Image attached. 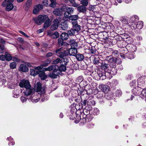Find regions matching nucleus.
Here are the masks:
<instances>
[{
  "mask_svg": "<svg viewBox=\"0 0 146 146\" xmlns=\"http://www.w3.org/2000/svg\"><path fill=\"white\" fill-rule=\"evenodd\" d=\"M66 65L60 62L59 66L58 65L50 66L48 68H45V70L50 71L52 70V72L50 73L48 75V76L52 78L55 79L59 75H61L62 72L66 71Z\"/></svg>",
  "mask_w": 146,
  "mask_h": 146,
  "instance_id": "nucleus-1",
  "label": "nucleus"
},
{
  "mask_svg": "<svg viewBox=\"0 0 146 146\" xmlns=\"http://www.w3.org/2000/svg\"><path fill=\"white\" fill-rule=\"evenodd\" d=\"M72 27L71 29L68 31V33L69 35L71 36L74 35L76 32L78 33L81 30V27L78 24L77 21H72Z\"/></svg>",
  "mask_w": 146,
  "mask_h": 146,
  "instance_id": "nucleus-2",
  "label": "nucleus"
},
{
  "mask_svg": "<svg viewBox=\"0 0 146 146\" xmlns=\"http://www.w3.org/2000/svg\"><path fill=\"white\" fill-rule=\"evenodd\" d=\"M42 84L40 82H38L36 83V92H41L42 93L40 95V98L41 99V101L43 102L44 101L46 98V95L44 94L45 93V89L44 87H42Z\"/></svg>",
  "mask_w": 146,
  "mask_h": 146,
  "instance_id": "nucleus-3",
  "label": "nucleus"
},
{
  "mask_svg": "<svg viewBox=\"0 0 146 146\" xmlns=\"http://www.w3.org/2000/svg\"><path fill=\"white\" fill-rule=\"evenodd\" d=\"M47 19H49V18L47 15H39L37 18H33V21L36 24L40 25L44 22Z\"/></svg>",
  "mask_w": 146,
  "mask_h": 146,
  "instance_id": "nucleus-4",
  "label": "nucleus"
},
{
  "mask_svg": "<svg viewBox=\"0 0 146 146\" xmlns=\"http://www.w3.org/2000/svg\"><path fill=\"white\" fill-rule=\"evenodd\" d=\"M79 117H80V118L79 119L78 118V120L75 121L76 123H78L80 121L81 122H82L84 124L87 122L90 121L93 118V115L92 114H90L87 116L83 115L82 119H81V116H79Z\"/></svg>",
  "mask_w": 146,
  "mask_h": 146,
  "instance_id": "nucleus-5",
  "label": "nucleus"
},
{
  "mask_svg": "<svg viewBox=\"0 0 146 146\" xmlns=\"http://www.w3.org/2000/svg\"><path fill=\"white\" fill-rule=\"evenodd\" d=\"M14 0H5L2 3L3 7H6L5 10L6 11H10L13 9L14 5L12 4Z\"/></svg>",
  "mask_w": 146,
  "mask_h": 146,
  "instance_id": "nucleus-6",
  "label": "nucleus"
},
{
  "mask_svg": "<svg viewBox=\"0 0 146 146\" xmlns=\"http://www.w3.org/2000/svg\"><path fill=\"white\" fill-rule=\"evenodd\" d=\"M60 9L62 11L65 12L64 15L66 17H67V16H68L66 14V13L69 15L73 13L74 10L73 8L69 7L66 5H62L60 8Z\"/></svg>",
  "mask_w": 146,
  "mask_h": 146,
  "instance_id": "nucleus-7",
  "label": "nucleus"
},
{
  "mask_svg": "<svg viewBox=\"0 0 146 146\" xmlns=\"http://www.w3.org/2000/svg\"><path fill=\"white\" fill-rule=\"evenodd\" d=\"M19 85L21 88H24L26 90L30 88L31 87L29 81L25 79H23L20 81Z\"/></svg>",
  "mask_w": 146,
  "mask_h": 146,
  "instance_id": "nucleus-8",
  "label": "nucleus"
},
{
  "mask_svg": "<svg viewBox=\"0 0 146 146\" xmlns=\"http://www.w3.org/2000/svg\"><path fill=\"white\" fill-rule=\"evenodd\" d=\"M119 47L120 48L119 50L120 51L119 54L120 56L122 58L125 59V55H126V54L129 52L127 47L126 46H125V45L124 46H122L120 45Z\"/></svg>",
  "mask_w": 146,
  "mask_h": 146,
  "instance_id": "nucleus-9",
  "label": "nucleus"
},
{
  "mask_svg": "<svg viewBox=\"0 0 146 146\" xmlns=\"http://www.w3.org/2000/svg\"><path fill=\"white\" fill-rule=\"evenodd\" d=\"M107 61L109 63L110 66H115L117 60V58L111 56H107L106 57Z\"/></svg>",
  "mask_w": 146,
  "mask_h": 146,
  "instance_id": "nucleus-10",
  "label": "nucleus"
},
{
  "mask_svg": "<svg viewBox=\"0 0 146 146\" xmlns=\"http://www.w3.org/2000/svg\"><path fill=\"white\" fill-rule=\"evenodd\" d=\"M108 63V61L107 60H103L100 64V66L98 67L99 69H100L102 70L108 71L110 66Z\"/></svg>",
  "mask_w": 146,
  "mask_h": 146,
  "instance_id": "nucleus-11",
  "label": "nucleus"
},
{
  "mask_svg": "<svg viewBox=\"0 0 146 146\" xmlns=\"http://www.w3.org/2000/svg\"><path fill=\"white\" fill-rule=\"evenodd\" d=\"M59 25V22L57 19H55L53 21V24L50 26V29L49 31H54L56 30Z\"/></svg>",
  "mask_w": 146,
  "mask_h": 146,
  "instance_id": "nucleus-12",
  "label": "nucleus"
},
{
  "mask_svg": "<svg viewBox=\"0 0 146 146\" xmlns=\"http://www.w3.org/2000/svg\"><path fill=\"white\" fill-rule=\"evenodd\" d=\"M121 35L117 34V35L113 38L117 40V42L124 40L125 38H128V35H126V34H122Z\"/></svg>",
  "mask_w": 146,
  "mask_h": 146,
  "instance_id": "nucleus-13",
  "label": "nucleus"
},
{
  "mask_svg": "<svg viewBox=\"0 0 146 146\" xmlns=\"http://www.w3.org/2000/svg\"><path fill=\"white\" fill-rule=\"evenodd\" d=\"M88 100L87 99H82L79 104L76 105V107H78V110L84 108L88 104Z\"/></svg>",
  "mask_w": 146,
  "mask_h": 146,
  "instance_id": "nucleus-14",
  "label": "nucleus"
},
{
  "mask_svg": "<svg viewBox=\"0 0 146 146\" xmlns=\"http://www.w3.org/2000/svg\"><path fill=\"white\" fill-rule=\"evenodd\" d=\"M106 38H103L104 40V42H107L110 46H112L116 44L117 42V40H116L113 38H107L106 37Z\"/></svg>",
  "mask_w": 146,
  "mask_h": 146,
  "instance_id": "nucleus-15",
  "label": "nucleus"
},
{
  "mask_svg": "<svg viewBox=\"0 0 146 146\" xmlns=\"http://www.w3.org/2000/svg\"><path fill=\"white\" fill-rule=\"evenodd\" d=\"M109 70L108 71V73L110 74L111 76L112 75H115L117 73V69L116 68V66H110Z\"/></svg>",
  "mask_w": 146,
  "mask_h": 146,
  "instance_id": "nucleus-16",
  "label": "nucleus"
},
{
  "mask_svg": "<svg viewBox=\"0 0 146 146\" xmlns=\"http://www.w3.org/2000/svg\"><path fill=\"white\" fill-rule=\"evenodd\" d=\"M94 59L92 62L94 65H97L96 66L99 67L103 60H101L100 58L97 56H94Z\"/></svg>",
  "mask_w": 146,
  "mask_h": 146,
  "instance_id": "nucleus-17",
  "label": "nucleus"
},
{
  "mask_svg": "<svg viewBox=\"0 0 146 146\" xmlns=\"http://www.w3.org/2000/svg\"><path fill=\"white\" fill-rule=\"evenodd\" d=\"M108 71L102 70L101 72L98 73L100 79L102 80H104L106 78V75L108 76Z\"/></svg>",
  "mask_w": 146,
  "mask_h": 146,
  "instance_id": "nucleus-18",
  "label": "nucleus"
},
{
  "mask_svg": "<svg viewBox=\"0 0 146 146\" xmlns=\"http://www.w3.org/2000/svg\"><path fill=\"white\" fill-rule=\"evenodd\" d=\"M145 91H142L141 93V91L138 90L137 89L135 88H133L132 90L133 94L134 95H135L137 96H139L141 93V94L144 96L146 97V95H144L143 94V93L145 94Z\"/></svg>",
  "mask_w": 146,
  "mask_h": 146,
  "instance_id": "nucleus-19",
  "label": "nucleus"
},
{
  "mask_svg": "<svg viewBox=\"0 0 146 146\" xmlns=\"http://www.w3.org/2000/svg\"><path fill=\"white\" fill-rule=\"evenodd\" d=\"M19 71L20 72H26L29 70V68L26 65L21 64L19 68Z\"/></svg>",
  "mask_w": 146,
  "mask_h": 146,
  "instance_id": "nucleus-20",
  "label": "nucleus"
},
{
  "mask_svg": "<svg viewBox=\"0 0 146 146\" xmlns=\"http://www.w3.org/2000/svg\"><path fill=\"white\" fill-rule=\"evenodd\" d=\"M43 9V6L40 4H39L36 5L34 8L33 10V13L36 14H37L40 10H41Z\"/></svg>",
  "mask_w": 146,
  "mask_h": 146,
  "instance_id": "nucleus-21",
  "label": "nucleus"
},
{
  "mask_svg": "<svg viewBox=\"0 0 146 146\" xmlns=\"http://www.w3.org/2000/svg\"><path fill=\"white\" fill-rule=\"evenodd\" d=\"M47 35L50 36H52L53 39H56L59 37L60 35L56 31L53 33L51 31H48L47 32Z\"/></svg>",
  "mask_w": 146,
  "mask_h": 146,
  "instance_id": "nucleus-22",
  "label": "nucleus"
},
{
  "mask_svg": "<svg viewBox=\"0 0 146 146\" xmlns=\"http://www.w3.org/2000/svg\"><path fill=\"white\" fill-rule=\"evenodd\" d=\"M128 51L130 52H134L136 51L137 49L136 46L133 44H129L126 46Z\"/></svg>",
  "mask_w": 146,
  "mask_h": 146,
  "instance_id": "nucleus-23",
  "label": "nucleus"
},
{
  "mask_svg": "<svg viewBox=\"0 0 146 146\" xmlns=\"http://www.w3.org/2000/svg\"><path fill=\"white\" fill-rule=\"evenodd\" d=\"M83 87H85L84 89L86 91V94L88 95H90L92 92V90L90 85V84H86Z\"/></svg>",
  "mask_w": 146,
  "mask_h": 146,
  "instance_id": "nucleus-24",
  "label": "nucleus"
},
{
  "mask_svg": "<svg viewBox=\"0 0 146 146\" xmlns=\"http://www.w3.org/2000/svg\"><path fill=\"white\" fill-rule=\"evenodd\" d=\"M67 50L68 51L69 56H75L77 54L78 51L76 48H71L69 50L67 49Z\"/></svg>",
  "mask_w": 146,
  "mask_h": 146,
  "instance_id": "nucleus-25",
  "label": "nucleus"
},
{
  "mask_svg": "<svg viewBox=\"0 0 146 146\" xmlns=\"http://www.w3.org/2000/svg\"><path fill=\"white\" fill-rule=\"evenodd\" d=\"M38 74L42 80H44L47 78V76L46 75L45 72L42 71H38Z\"/></svg>",
  "mask_w": 146,
  "mask_h": 146,
  "instance_id": "nucleus-26",
  "label": "nucleus"
},
{
  "mask_svg": "<svg viewBox=\"0 0 146 146\" xmlns=\"http://www.w3.org/2000/svg\"><path fill=\"white\" fill-rule=\"evenodd\" d=\"M62 11L61 10L60 8L55 9L53 11V13L55 15L61 16L62 15Z\"/></svg>",
  "mask_w": 146,
  "mask_h": 146,
  "instance_id": "nucleus-27",
  "label": "nucleus"
},
{
  "mask_svg": "<svg viewBox=\"0 0 146 146\" xmlns=\"http://www.w3.org/2000/svg\"><path fill=\"white\" fill-rule=\"evenodd\" d=\"M59 57L60 58H62L65 56H69L68 51L67 50V49L65 50H62L60 55H58Z\"/></svg>",
  "mask_w": 146,
  "mask_h": 146,
  "instance_id": "nucleus-28",
  "label": "nucleus"
},
{
  "mask_svg": "<svg viewBox=\"0 0 146 146\" xmlns=\"http://www.w3.org/2000/svg\"><path fill=\"white\" fill-rule=\"evenodd\" d=\"M113 94L111 92H110L106 94L105 97L108 100H113Z\"/></svg>",
  "mask_w": 146,
  "mask_h": 146,
  "instance_id": "nucleus-29",
  "label": "nucleus"
},
{
  "mask_svg": "<svg viewBox=\"0 0 146 146\" xmlns=\"http://www.w3.org/2000/svg\"><path fill=\"white\" fill-rule=\"evenodd\" d=\"M32 5V0H27L26 3L25 10L27 11Z\"/></svg>",
  "mask_w": 146,
  "mask_h": 146,
  "instance_id": "nucleus-30",
  "label": "nucleus"
},
{
  "mask_svg": "<svg viewBox=\"0 0 146 146\" xmlns=\"http://www.w3.org/2000/svg\"><path fill=\"white\" fill-rule=\"evenodd\" d=\"M69 34L68 33H68H62L60 35V37L61 38L62 40H66L69 37Z\"/></svg>",
  "mask_w": 146,
  "mask_h": 146,
  "instance_id": "nucleus-31",
  "label": "nucleus"
},
{
  "mask_svg": "<svg viewBox=\"0 0 146 146\" xmlns=\"http://www.w3.org/2000/svg\"><path fill=\"white\" fill-rule=\"evenodd\" d=\"M77 7V11L79 12L84 13L86 10V7L82 5L78 6Z\"/></svg>",
  "mask_w": 146,
  "mask_h": 146,
  "instance_id": "nucleus-32",
  "label": "nucleus"
},
{
  "mask_svg": "<svg viewBox=\"0 0 146 146\" xmlns=\"http://www.w3.org/2000/svg\"><path fill=\"white\" fill-rule=\"evenodd\" d=\"M69 17L70 20L72 21H77V20L79 18V17L77 15H70V16H68V15L67 16V18Z\"/></svg>",
  "mask_w": 146,
  "mask_h": 146,
  "instance_id": "nucleus-33",
  "label": "nucleus"
},
{
  "mask_svg": "<svg viewBox=\"0 0 146 146\" xmlns=\"http://www.w3.org/2000/svg\"><path fill=\"white\" fill-rule=\"evenodd\" d=\"M110 87L106 85H103L102 86V92H104L105 94L108 93L109 91Z\"/></svg>",
  "mask_w": 146,
  "mask_h": 146,
  "instance_id": "nucleus-34",
  "label": "nucleus"
},
{
  "mask_svg": "<svg viewBox=\"0 0 146 146\" xmlns=\"http://www.w3.org/2000/svg\"><path fill=\"white\" fill-rule=\"evenodd\" d=\"M78 90H77V92L78 95H84L85 94H87L85 91V89H83L82 88H78Z\"/></svg>",
  "mask_w": 146,
  "mask_h": 146,
  "instance_id": "nucleus-35",
  "label": "nucleus"
},
{
  "mask_svg": "<svg viewBox=\"0 0 146 146\" xmlns=\"http://www.w3.org/2000/svg\"><path fill=\"white\" fill-rule=\"evenodd\" d=\"M75 57H76L77 60L78 61H81L82 60H83L84 61V55L82 54L79 53H78L76 55Z\"/></svg>",
  "mask_w": 146,
  "mask_h": 146,
  "instance_id": "nucleus-36",
  "label": "nucleus"
},
{
  "mask_svg": "<svg viewBox=\"0 0 146 146\" xmlns=\"http://www.w3.org/2000/svg\"><path fill=\"white\" fill-rule=\"evenodd\" d=\"M5 60L7 61L11 60L12 59V56L8 52H6L5 54Z\"/></svg>",
  "mask_w": 146,
  "mask_h": 146,
  "instance_id": "nucleus-37",
  "label": "nucleus"
},
{
  "mask_svg": "<svg viewBox=\"0 0 146 146\" xmlns=\"http://www.w3.org/2000/svg\"><path fill=\"white\" fill-rule=\"evenodd\" d=\"M135 56L134 52H129L127 53L126 55H125V58H127L131 59L134 58L135 57Z\"/></svg>",
  "mask_w": 146,
  "mask_h": 146,
  "instance_id": "nucleus-38",
  "label": "nucleus"
},
{
  "mask_svg": "<svg viewBox=\"0 0 146 146\" xmlns=\"http://www.w3.org/2000/svg\"><path fill=\"white\" fill-rule=\"evenodd\" d=\"M105 94L104 92L102 91L98 92L97 95V97L99 99L105 98Z\"/></svg>",
  "mask_w": 146,
  "mask_h": 146,
  "instance_id": "nucleus-39",
  "label": "nucleus"
},
{
  "mask_svg": "<svg viewBox=\"0 0 146 146\" xmlns=\"http://www.w3.org/2000/svg\"><path fill=\"white\" fill-rule=\"evenodd\" d=\"M51 61V60L50 58H48L44 61L42 64H41L42 67H46L48 65Z\"/></svg>",
  "mask_w": 146,
  "mask_h": 146,
  "instance_id": "nucleus-40",
  "label": "nucleus"
},
{
  "mask_svg": "<svg viewBox=\"0 0 146 146\" xmlns=\"http://www.w3.org/2000/svg\"><path fill=\"white\" fill-rule=\"evenodd\" d=\"M139 17L137 16L134 15L131 17L130 19V21L132 23H136L139 20Z\"/></svg>",
  "mask_w": 146,
  "mask_h": 146,
  "instance_id": "nucleus-41",
  "label": "nucleus"
},
{
  "mask_svg": "<svg viewBox=\"0 0 146 146\" xmlns=\"http://www.w3.org/2000/svg\"><path fill=\"white\" fill-rule=\"evenodd\" d=\"M38 71H37L36 70L31 68L30 69V74L33 76H35L38 74Z\"/></svg>",
  "mask_w": 146,
  "mask_h": 146,
  "instance_id": "nucleus-42",
  "label": "nucleus"
},
{
  "mask_svg": "<svg viewBox=\"0 0 146 146\" xmlns=\"http://www.w3.org/2000/svg\"><path fill=\"white\" fill-rule=\"evenodd\" d=\"M79 115L78 114L77 115L76 113L74 114V113L70 114L69 115V118L71 120H73L74 119H75L76 118H77L78 116V118L79 119L80 118V117H79Z\"/></svg>",
  "mask_w": 146,
  "mask_h": 146,
  "instance_id": "nucleus-43",
  "label": "nucleus"
},
{
  "mask_svg": "<svg viewBox=\"0 0 146 146\" xmlns=\"http://www.w3.org/2000/svg\"><path fill=\"white\" fill-rule=\"evenodd\" d=\"M143 27V22L142 21H139L138 23L137 22L136 26V27L137 29H141Z\"/></svg>",
  "mask_w": 146,
  "mask_h": 146,
  "instance_id": "nucleus-44",
  "label": "nucleus"
},
{
  "mask_svg": "<svg viewBox=\"0 0 146 146\" xmlns=\"http://www.w3.org/2000/svg\"><path fill=\"white\" fill-rule=\"evenodd\" d=\"M76 104L74 106H73L70 109V113L71 114L74 113L75 114L76 113V111L77 110V108H78V107H76Z\"/></svg>",
  "mask_w": 146,
  "mask_h": 146,
  "instance_id": "nucleus-45",
  "label": "nucleus"
},
{
  "mask_svg": "<svg viewBox=\"0 0 146 146\" xmlns=\"http://www.w3.org/2000/svg\"><path fill=\"white\" fill-rule=\"evenodd\" d=\"M61 62H62L64 64H65L67 65V64L68 63V58L66 57H64L62 58V59H60Z\"/></svg>",
  "mask_w": 146,
  "mask_h": 146,
  "instance_id": "nucleus-46",
  "label": "nucleus"
},
{
  "mask_svg": "<svg viewBox=\"0 0 146 146\" xmlns=\"http://www.w3.org/2000/svg\"><path fill=\"white\" fill-rule=\"evenodd\" d=\"M60 59V58H57L55 60H54L52 62V64L53 65H52L51 66H54L55 65H57L58 63H60V64L61 62Z\"/></svg>",
  "mask_w": 146,
  "mask_h": 146,
  "instance_id": "nucleus-47",
  "label": "nucleus"
},
{
  "mask_svg": "<svg viewBox=\"0 0 146 146\" xmlns=\"http://www.w3.org/2000/svg\"><path fill=\"white\" fill-rule=\"evenodd\" d=\"M111 52L112 53V55L116 57H118L119 56V54L118 51L116 50H112L111 49Z\"/></svg>",
  "mask_w": 146,
  "mask_h": 146,
  "instance_id": "nucleus-48",
  "label": "nucleus"
},
{
  "mask_svg": "<svg viewBox=\"0 0 146 146\" xmlns=\"http://www.w3.org/2000/svg\"><path fill=\"white\" fill-rule=\"evenodd\" d=\"M32 92V90L31 89V88H30L28 89L27 90L26 92H24L25 95L26 96H29L30 95Z\"/></svg>",
  "mask_w": 146,
  "mask_h": 146,
  "instance_id": "nucleus-49",
  "label": "nucleus"
},
{
  "mask_svg": "<svg viewBox=\"0 0 146 146\" xmlns=\"http://www.w3.org/2000/svg\"><path fill=\"white\" fill-rule=\"evenodd\" d=\"M17 65L15 62H12L10 63L9 66L11 69H15L16 68Z\"/></svg>",
  "mask_w": 146,
  "mask_h": 146,
  "instance_id": "nucleus-50",
  "label": "nucleus"
},
{
  "mask_svg": "<svg viewBox=\"0 0 146 146\" xmlns=\"http://www.w3.org/2000/svg\"><path fill=\"white\" fill-rule=\"evenodd\" d=\"M80 3L82 5L86 7L88 6V0H82L80 1Z\"/></svg>",
  "mask_w": 146,
  "mask_h": 146,
  "instance_id": "nucleus-51",
  "label": "nucleus"
},
{
  "mask_svg": "<svg viewBox=\"0 0 146 146\" xmlns=\"http://www.w3.org/2000/svg\"><path fill=\"white\" fill-rule=\"evenodd\" d=\"M106 28L109 29L110 31H114V27L112 23L109 24V25L106 26Z\"/></svg>",
  "mask_w": 146,
  "mask_h": 146,
  "instance_id": "nucleus-52",
  "label": "nucleus"
},
{
  "mask_svg": "<svg viewBox=\"0 0 146 146\" xmlns=\"http://www.w3.org/2000/svg\"><path fill=\"white\" fill-rule=\"evenodd\" d=\"M49 19L48 20L47 19L45 21V22H44L43 25V27L44 28L46 29L49 27L50 26L49 22Z\"/></svg>",
  "mask_w": 146,
  "mask_h": 146,
  "instance_id": "nucleus-53",
  "label": "nucleus"
},
{
  "mask_svg": "<svg viewBox=\"0 0 146 146\" xmlns=\"http://www.w3.org/2000/svg\"><path fill=\"white\" fill-rule=\"evenodd\" d=\"M90 52L92 54L96 55L97 54L96 52H97V51L95 47H92L91 49H90Z\"/></svg>",
  "mask_w": 146,
  "mask_h": 146,
  "instance_id": "nucleus-54",
  "label": "nucleus"
},
{
  "mask_svg": "<svg viewBox=\"0 0 146 146\" xmlns=\"http://www.w3.org/2000/svg\"><path fill=\"white\" fill-rule=\"evenodd\" d=\"M110 36H109L110 37V38H113L117 35V33L114 32V30L110 31Z\"/></svg>",
  "mask_w": 146,
  "mask_h": 146,
  "instance_id": "nucleus-55",
  "label": "nucleus"
},
{
  "mask_svg": "<svg viewBox=\"0 0 146 146\" xmlns=\"http://www.w3.org/2000/svg\"><path fill=\"white\" fill-rule=\"evenodd\" d=\"M83 109V115H85V116H87V115L90 114V111L89 110H87L86 109L83 108L82 109ZM83 116H82V117Z\"/></svg>",
  "mask_w": 146,
  "mask_h": 146,
  "instance_id": "nucleus-56",
  "label": "nucleus"
},
{
  "mask_svg": "<svg viewBox=\"0 0 146 146\" xmlns=\"http://www.w3.org/2000/svg\"><path fill=\"white\" fill-rule=\"evenodd\" d=\"M60 38H59L58 40V44L59 46H62L63 45L64 42Z\"/></svg>",
  "mask_w": 146,
  "mask_h": 146,
  "instance_id": "nucleus-57",
  "label": "nucleus"
},
{
  "mask_svg": "<svg viewBox=\"0 0 146 146\" xmlns=\"http://www.w3.org/2000/svg\"><path fill=\"white\" fill-rule=\"evenodd\" d=\"M100 113L99 110L97 108H95L93 111V113L94 115H97Z\"/></svg>",
  "mask_w": 146,
  "mask_h": 146,
  "instance_id": "nucleus-58",
  "label": "nucleus"
},
{
  "mask_svg": "<svg viewBox=\"0 0 146 146\" xmlns=\"http://www.w3.org/2000/svg\"><path fill=\"white\" fill-rule=\"evenodd\" d=\"M61 28L64 30L66 29L68 27V25L66 24V23H65L64 22V23H62L61 24Z\"/></svg>",
  "mask_w": 146,
  "mask_h": 146,
  "instance_id": "nucleus-59",
  "label": "nucleus"
},
{
  "mask_svg": "<svg viewBox=\"0 0 146 146\" xmlns=\"http://www.w3.org/2000/svg\"><path fill=\"white\" fill-rule=\"evenodd\" d=\"M96 104L95 101L93 100H90L89 101L88 100V104L91 105V106H94Z\"/></svg>",
  "mask_w": 146,
  "mask_h": 146,
  "instance_id": "nucleus-60",
  "label": "nucleus"
},
{
  "mask_svg": "<svg viewBox=\"0 0 146 146\" xmlns=\"http://www.w3.org/2000/svg\"><path fill=\"white\" fill-rule=\"evenodd\" d=\"M137 81L136 80H134L132 81V82L130 84V86L131 87H135L137 85Z\"/></svg>",
  "mask_w": 146,
  "mask_h": 146,
  "instance_id": "nucleus-61",
  "label": "nucleus"
},
{
  "mask_svg": "<svg viewBox=\"0 0 146 146\" xmlns=\"http://www.w3.org/2000/svg\"><path fill=\"white\" fill-rule=\"evenodd\" d=\"M139 98L138 96L134 95H131L130 97V100H138V98Z\"/></svg>",
  "mask_w": 146,
  "mask_h": 146,
  "instance_id": "nucleus-62",
  "label": "nucleus"
},
{
  "mask_svg": "<svg viewBox=\"0 0 146 146\" xmlns=\"http://www.w3.org/2000/svg\"><path fill=\"white\" fill-rule=\"evenodd\" d=\"M62 50L63 49L61 48L56 50L55 51V53L56 55L59 56L58 55H60Z\"/></svg>",
  "mask_w": 146,
  "mask_h": 146,
  "instance_id": "nucleus-63",
  "label": "nucleus"
},
{
  "mask_svg": "<svg viewBox=\"0 0 146 146\" xmlns=\"http://www.w3.org/2000/svg\"><path fill=\"white\" fill-rule=\"evenodd\" d=\"M94 126V124L91 123H87V127L89 129H91L93 128Z\"/></svg>",
  "mask_w": 146,
  "mask_h": 146,
  "instance_id": "nucleus-64",
  "label": "nucleus"
}]
</instances>
